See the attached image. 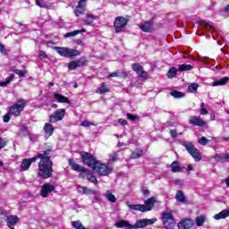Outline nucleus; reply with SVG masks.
<instances>
[{"label":"nucleus","instance_id":"f257e3e1","mask_svg":"<svg viewBox=\"0 0 229 229\" xmlns=\"http://www.w3.org/2000/svg\"><path fill=\"white\" fill-rule=\"evenodd\" d=\"M51 153H53V150L47 148L43 152L38 153L37 157L27 158L30 160V165L33 164V162H37V158L40 159L38 163V176L43 178V180H47V178H51V176H53V161L51 160Z\"/></svg>","mask_w":229,"mask_h":229},{"label":"nucleus","instance_id":"f03ea898","mask_svg":"<svg viewBox=\"0 0 229 229\" xmlns=\"http://www.w3.org/2000/svg\"><path fill=\"white\" fill-rule=\"evenodd\" d=\"M54 49L60 56L64 58H72V56H80L81 55L80 51L69 47H55Z\"/></svg>","mask_w":229,"mask_h":229},{"label":"nucleus","instance_id":"7ed1b4c3","mask_svg":"<svg viewBox=\"0 0 229 229\" xmlns=\"http://www.w3.org/2000/svg\"><path fill=\"white\" fill-rule=\"evenodd\" d=\"M26 103L27 101L24 99L18 100L17 103H15L9 108V113L11 114V115H13L14 117H19L22 110H24Z\"/></svg>","mask_w":229,"mask_h":229},{"label":"nucleus","instance_id":"20e7f679","mask_svg":"<svg viewBox=\"0 0 229 229\" xmlns=\"http://www.w3.org/2000/svg\"><path fill=\"white\" fill-rule=\"evenodd\" d=\"M93 170H95L98 174H100V176H108V174H110V173H112L113 168H112V166H109L108 165H105L103 163L98 162L94 165Z\"/></svg>","mask_w":229,"mask_h":229},{"label":"nucleus","instance_id":"39448f33","mask_svg":"<svg viewBox=\"0 0 229 229\" xmlns=\"http://www.w3.org/2000/svg\"><path fill=\"white\" fill-rule=\"evenodd\" d=\"M183 146L186 148V151H188V153L192 156V158L195 160V162H199L201 160V154L199 153V150L195 148L192 143L186 142L183 144Z\"/></svg>","mask_w":229,"mask_h":229},{"label":"nucleus","instance_id":"423d86ee","mask_svg":"<svg viewBox=\"0 0 229 229\" xmlns=\"http://www.w3.org/2000/svg\"><path fill=\"white\" fill-rule=\"evenodd\" d=\"M128 24V20L123 16H118L115 18L114 21V31L115 33H121L124 28H126Z\"/></svg>","mask_w":229,"mask_h":229},{"label":"nucleus","instance_id":"0eeeda50","mask_svg":"<svg viewBox=\"0 0 229 229\" xmlns=\"http://www.w3.org/2000/svg\"><path fill=\"white\" fill-rule=\"evenodd\" d=\"M81 157L82 158V162H84V164H86L88 167H91V169H94V166L96 165V164H98L96 157H94L89 152H81Z\"/></svg>","mask_w":229,"mask_h":229},{"label":"nucleus","instance_id":"6e6552de","mask_svg":"<svg viewBox=\"0 0 229 229\" xmlns=\"http://www.w3.org/2000/svg\"><path fill=\"white\" fill-rule=\"evenodd\" d=\"M162 219L164 225L166 229H173L174 226V217H173V213L171 212H163Z\"/></svg>","mask_w":229,"mask_h":229},{"label":"nucleus","instance_id":"1a4fd4ad","mask_svg":"<svg viewBox=\"0 0 229 229\" xmlns=\"http://www.w3.org/2000/svg\"><path fill=\"white\" fill-rule=\"evenodd\" d=\"M64 117H65V109H57L49 115V123H58L59 121H63Z\"/></svg>","mask_w":229,"mask_h":229},{"label":"nucleus","instance_id":"9d476101","mask_svg":"<svg viewBox=\"0 0 229 229\" xmlns=\"http://www.w3.org/2000/svg\"><path fill=\"white\" fill-rule=\"evenodd\" d=\"M154 223H157V218L140 219V220L136 221V223L133 225V228H146V226L154 225Z\"/></svg>","mask_w":229,"mask_h":229},{"label":"nucleus","instance_id":"9b49d317","mask_svg":"<svg viewBox=\"0 0 229 229\" xmlns=\"http://www.w3.org/2000/svg\"><path fill=\"white\" fill-rule=\"evenodd\" d=\"M131 69L138 74L140 78L146 80L148 78V72L144 71V67L139 64H132Z\"/></svg>","mask_w":229,"mask_h":229},{"label":"nucleus","instance_id":"f8f14e48","mask_svg":"<svg viewBox=\"0 0 229 229\" xmlns=\"http://www.w3.org/2000/svg\"><path fill=\"white\" fill-rule=\"evenodd\" d=\"M139 26L141 31H143L144 33H153V31H155V25L151 21H144Z\"/></svg>","mask_w":229,"mask_h":229},{"label":"nucleus","instance_id":"ddd939ff","mask_svg":"<svg viewBox=\"0 0 229 229\" xmlns=\"http://www.w3.org/2000/svg\"><path fill=\"white\" fill-rule=\"evenodd\" d=\"M55 191V185L46 183L41 187L40 194L42 198H47L48 194H51Z\"/></svg>","mask_w":229,"mask_h":229},{"label":"nucleus","instance_id":"4468645a","mask_svg":"<svg viewBox=\"0 0 229 229\" xmlns=\"http://www.w3.org/2000/svg\"><path fill=\"white\" fill-rule=\"evenodd\" d=\"M177 226L179 229H190L194 226V220L191 218L182 219L178 223Z\"/></svg>","mask_w":229,"mask_h":229},{"label":"nucleus","instance_id":"2eb2a0df","mask_svg":"<svg viewBox=\"0 0 229 229\" xmlns=\"http://www.w3.org/2000/svg\"><path fill=\"white\" fill-rule=\"evenodd\" d=\"M145 204V212H149V210L153 209V207H155V203H157V199L155 197H151L144 201Z\"/></svg>","mask_w":229,"mask_h":229},{"label":"nucleus","instance_id":"dca6fc26","mask_svg":"<svg viewBox=\"0 0 229 229\" xmlns=\"http://www.w3.org/2000/svg\"><path fill=\"white\" fill-rule=\"evenodd\" d=\"M54 98L55 99V101H57V103H66V105H71V100L69 99V98L62 94L54 93Z\"/></svg>","mask_w":229,"mask_h":229},{"label":"nucleus","instance_id":"f3484780","mask_svg":"<svg viewBox=\"0 0 229 229\" xmlns=\"http://www.w3.org/2000/svg\"><path fill=\"white\" fill-rule=\"evenodd\" d=\"M126 206L130 210H136L138 212H146L144 205L142 204H131L130 202H126Z\"/></svg>","mask_w":229,"mask_h":229},{"label":"nucleus","instance_id":"a211bd4d","mask_svg":"<svg viewBox=\"0 0 229 229\" xmlns=\"http://www.w3.org/2000/svg\"><path fill=\"white\" fill-rule=\"evenodd\" d=\"M82 65H85V61H72L68 64V69H70V71H74V69H78V67H81Z\"/></svg>","mask_w":229,"mask_h":229},{"label":"nucleus","instance_id":"6ab92c4d","mask_svg":"<svg viewBox=\"0 0 229 229\" xmlns=\"http://www.w3.org/2000/svg\"><path fill=\"white\" fill-rule=\"evenodd\" d=\"M189 123L193 126H205V122L198 116H191Z\"/></svg>","mask_w":229,"mask_h":229},{"label":"nucleus","instance_id":"aec40b11","mask_svg":"<svg viewBox=\"0 0 229 229\" xmlns=\"http://www.w3.org/2000/svg\"><path fill=\"white\" fill-rule=\"evenodd\" d=\"M43 130L46 133V137H51V135L55 133V127L51 124V123H46Z\"/></svg>","mask_w":229,"mask_h":229},{"label":"nucleus","instance_id":"412c9836","mask_svg":"<svg viewBox=\"0 0 229 229\" xmlns=\"http://www.w3.org/2000/svg\"><path fill=\"white\" fill-rule=\"evenodd\" d=\"M6 223H7V226H9V228L15 229L13 226L14 225H17V223H19V217L17 216H7Z\"/></svg>","mask_w":229,"mask_h":229},{"label":"nucleus","instance_id":"4be33fe9","mask_svg":"<svg viewBox=\"0 0 229 229\" xmlns=\"http://www.w3.org/2000/svg\"><path fill=\"white\" fill-rule=\"evenodd\" d=\"M86 17H87V19L83 21V24L85 26H90V24H92V22H94V21H98L99 19L98 16H96L92 13H87Z\"/></svg>","mask_w":229,"mask_h":229},{"label":"nucleus","instance_id":"5701e85b","mask_svg":"<svg viewBox=\"0 0 229 229\" xmlns=\"http://www.w3.org/2000/svg\"><path fill=\"white\" fill-rule=\"evenodd\" d=\"M69 165H71L72 169L77 173H81V174L85 173V168L83 166L76 164V162L71 159L69 160Z\"/></svg>","mask_w":229,"mask_h":229},{"label":"nucleus","instance_id":"b1692460","mask_svg":"<svg viewBox=\"0 0 229 229\" xmlns=\"http://www.w3.org/2000/svg\"><path fill=\"white\" fill-rule=\"evenodd\" d=\"M114 226L116 228H128V229H133V225H130V222L126 220H120L114 224Z\"/></svg>","mask_w":229,"mask_h":229},{"label":"nucleus","instance_id":"393cba45","mask_svg":"<svg viewBox=\"0 0 229 229\" xmlns=\"http://www.w3.org/2000/svg\"><path fill=\"white\" fill-rule=\"evenodd\" d=\"M229 217V209H224L220 213L214 216V219L219 221V219H226Z\"/></svg>","mask_w":229,"mask_h":229},{"label":"nucleus","instance_id":"a878e982","mask_svg":"<svg viewBox=\"0 0 229 229\" xmlns=\"http://www.w3.org/2000/svg\"><path fill=\"white\" fill-rule=\"evenodd\" d=\"M175 199L179 201L180 203H187V199L185 198V195L183 194V191H178L175 194Z\"/></svg>","mask_w":229,"mask_h":229},{"label":"nucleus","instance_id":"bb28decb","mask_svg":"<svg viewBox=\"0 0 229 229\" xmlns=\"http://www.w3.org/2000/svg\"><path fill=\"white\" fill-rule=\"evenodd\" d=\"M105 198H106L107 200H109L111 203H115L117 201V198H115V195L112 193L110 191H106L104 194Z\"/></svg>","mask_w":229,"mask_h":229},{"label":"nucleus","instance_id":"cd10ccee","mask_svg":"<svg viewBox=\"0 0 229 229\" xmlns=\"http://www.w3.org/2000/svg\"><path fill=\"white\" fill-rule=\"evenodd\" d=\"M229 78L228 77H224L218 81H216L212 83V87H219V85H226L228 83Z\"/></svg>","mask_w":229,"mask_h":229},{"label":"nucleus","instance_id":"c85d7f7f","mask_svg":"<svg viewBox=\"0 0 229 229\" xmlns=\"http://www.w3.org/2000/svg\"><path fill=\"white\" fill-rule=\"evenodd\" d=\"M128 74L124 72H114L109 74V78H126Z\"/></svg>","mask_w":229,"mask_h":229},{"label":"nucleus","instance_id":"c756f323","mask_svg":"<svg viewBox=\"0 0 229 229\" xmlns=\"http://www.w3.org/2000/svg\"><path fill=\"white\" fill-rule=\"evenodd\" d=\"M200 26H204L206 28V31H209V33H212V30H214V23L208 22V21H200Z\"/></svg>","mask_w":229,"mask_h":229},{"label":"nucleus","instance_id":"7c9ffc66","mask_svg":"<svg viewBox=\"0 0 229 229\" xmlns=\"http://www.w3.org/2000/svg\"><path fill=\"white\" fill-rule=\"evenodd\" d=\"M205 221H207V216H199L195 218L197 226H203V225H205Z\"/></svg>","mask_w":229,"mask_h":229},{"label":"nucleus","instance_id":"2f4dec72","mask_svg":"<svg viewBox=\"0 0 229 229\" xmlns=\"http://www.w3.org/2000/svg\"><path fill=\"white\" fill-rule=\"evenodd\" d=\"M21 167L22 171H28V169L31 167V162L30 161V159H24L21 164Z\"/></svg>","mask_w":229,"mask_h":229},{"label":"nucleus","instance_id":"473e14b6","mask_svg":"<svg viewBox=\"0 0 229 229\" xmlns=\"http://www.w3.org/2000/svg\"><path fill=\"white\" fill-rule=\"evenodd\" d=\"M170 167H171L173 173H180V171H182V167H180L178 161H174L170 165Z\"/></svg>","mask_w":229,"mask_h":229},{"label":"nucleus","instance_id":"72a5a7b5","mask_svg":"<svg viewBox=\"0 0 229 229\" xmlns=\"http://www.w3.org/2000/svg\"><path fill=\"white\" fill-rule=\"evenodd\" d=\"M85 29L81 30H73L72 32H68L64 35V38H69V37H76V35H80V33H85Z\"/></svg>","mask_w":229,"mask_h":229},{"label":"nucleus","instance_id":"f704fd0d","mask_svg":"<svg viewBox=\"0 0 229 229\" xmlns=\"http://www.w3.org/2000/svg\"><path fill=\"white\" fill-rule=\"evenodd\" d=\"M13 78H15V74L12 73L9 77L5 79V81H0V87H6V85H10Z\"/></svg>","mask_w":229,"mask_h":229},{"label":"nucleus","instance_id":"c9c22d12","mask_svg":"<svg viewBox=\"0 0 229 229\" xmlns=\"http://www.w3.org/2000/svg\"><path fill=\"white\" fill-rule=\"evenodd\" d=\"M144 155V151L142 150H136L131 153V158L135 159V158H140Z\"/></svg>","mask_w":229,"mask_h":229},{"label":"nucleus","instance_id":"e433bc0d","mask_svg":"<svg viewBox=\"0 0 229 229\" xmlns=\"http://www.w3.org/2000/svg\"><path fill=\"white\" fill-rule=\"evenodd\" d=\"M198 84L196 83H192L191 85H190L188 87V90L189 92H191V94H196L198 92Z\"/></svg>","mask_w":229,"mask_h":229},{"label":"nucleus","instance_id":"4c0bfd02","mask_svg":"<svg viewBox=\"0 0 229 229\" xmlns=\"http://www.w3.org/2000/svg\"><path fill=\"white\" fill-rule=\"evenodd\" d=\"M194 67L192 64H181L179 67V71H192Z\"/></svg>","mask_w":229,"mask_h":229},{"label":"nucleus","instance_id":"58836bf2","mask_svg":"<svg viewBox=\"0 0 229 229\" xmlns=\"http://www.w3.org/2000/svg\"><path fill=\"white\" fill-rule=\"evenodd\" d=\"M72 225L75 229H85V227L83 226V224H81V221H72Z\"/></svg>","mask_w":229,"mask_h":229},{"label":"nucleus","instance_id":"ea45409f","mask_svg":"<svg viewBox=\"0 0 229 229\" xmlns=\"http://www.w3.org/2000/svg\"><path fill=\"white\" fill-rule=\"evenodd\" d=\"M178 71H180V70H176V68H174V67L171 68L167 72L168 78H174L176 76V73L178 72Z\"/></svg>","mask_w":229,"mask_h":229},{"label":"nucleus","instance_id":"a19ab883","mask_svg":"<svg viewBox=\"0 0 229 229\" xmlns=\"http://www.w3.org/2000/svg\"><path fill=\"white\" fill-rule=\"evenodd\" d=\"M170 96H173V98L178 99L180 98H183V93H182L181 91L173 90L170 92Z\"/></svg>","mask_w":229,"mask_h":229},{"label":"nucleus","instance_id":"79ce46f5","mask_svg":"<svg viewBox=\"0 0 229 229\" xmlns=\"http://www.w3.org/2000/svg\"><path fill=\"white\" fill-rule=\"evenodd\" d=\"M85 12V7H79L76 6L75 9V16L80 17V15H82V13Z\"/></svg>","mask_w":229,"mask_h":229},{"label":"nucleus","instance_id":"37998d69","mask_svg":"<svg viewBox=\"0 0 229 229\" xmlns=\"http://www.w3.org/2000/svg\"><path fill=\"white\" fill-rule=\"evenodd\" d=\"M36 4L39 6V8H47V4L44 0H37Z\"/></svg>","mask_w":229,"mask_h":229},{"label":"nucleus","instance_id":"c03bdc74","mask_svg":"<svg viewBox=\"0 0 229 229\" xmlns=\"http://www.w3.org/2000/svg\"><path fill=\"white\" fill-rule=\"evenodd\" d=\"M81 174H82L83 178H86V180H89V181L90 176H92V173L87 171V169H85V171L82 172Z\"/></svg>","mask_w":229,"mask_h":229},{"label":"nucleus","instance_id":"a18cd8bd","mask_svg":"<svg viewBox=\"0 0 229 229\" xmlns=\"http://www.w3.org/2000/svg\"><path fill=\"white\" fill-rule=\"evenodd\" d=\"M99 92L100 94H106V92H108V89H106V86L105 85V83L101 84L99 88Z\"/></svg>","mask_w":229,"mask_h":229},{"label":"nucleus","instance_id":"49530a36","mask_svg":"<svg viewBox=\"0 0 229 229\" xmlns=\"http://www.w3.org/2000/svg\"><path fill=\"white\" fill-rule=\"evenodd\" d=\"M109 157H111L109 159L111 162H115V161H117V157H119V156L117 155V152H113L109 155Z\"/></svg>","mask_w":229,"mask_h":229},{"label":"nucleus","instance_id":"de8ad7c7","mask_svg":"<svg viewBox=\"0 0 229 229\" xmlns=\"http://www.w3.org/2000/svg\"><path fill=\"white\" fill-rule=\"evenodd\" d=\"M15 74H18V76H26L28 72L26 70H16Z\"/></svg>","mask_w":229,"mask_h":229},{"label":"nucleus","instance_id":"09e8293b","mask_svg":"<svg viewBox=\"0 0 229 229\" xmlns=\"http://www.w3.org/2000/svg\"><path fill=\"white\" fill-rule=\"evenodd\" d=\"M208 143V140H207V138L202 137L201 139L199 140V144H200L201 146H207V144Z\"/></svg>","mask_w":229,"mask_h":229},{"label":"nucleus","instance_id":"8fccbe9b","mask_svg":"<svg viewBox=\"0 0 229 229\" xmlns=\"http://www.w3.org/2000/svg\"><path fill=\"white\" fill-rule=\"evenodd\" d=\"M81 126H83L84 128H89V126H94V123H90L88 120H85L81 123Z\"/></svg>","mask_w":229,"mask_h":229},{"label":"nucleus","instance_id":"3c124183","mask_svg":"<svg viewBox=\"0 0 229 229\" xmlns=\"http://www.w3.org/2000/svg\"><path fill=\"white\" fill-rule=\"evenodd\" d=\"M83 194H96V191L90 189V188H84V193Z\"/></svg>","mask_w":229,"mask_h":229},{"label":"nucleus","instance_id":"603ef678","mask_svg":"<svg viewBox=\"0 0 229 229\" xmlns=\"http://www.w3.org/2000/svg\"><path fill=\"white\" fill-rule=\"evenodd\" d=\"M85 4H87V0H80L77 6L79 8H85Z\"/></svg>","mask_w":229,"mask_h":229},{"label":"nucleus","instance_id":"864d4df0","mask_svg":"<svg viewBox=\"0 0 229 229\" xmlns=\"http://www.w3.org/2000/svg\"><path fill=\"white\" fill-rule=\"evenodd\" d=\"M0 53H2L3 55L8 54V52L6 51V48H4V45H3V43H0Z\"/></svg>","mask_w":229,"mask_h":229},{"label":"nucleus","instance_id":"5fc2aeb1","mask_svg":"<svg viewBox=\"0 0 229 229\" xmlns=\"http://www.w3.org/2000/svg\"><path fill=\"white\" fill-rule=\"evenodd\" d=\"M10 114H12L10 112L4 115V123H10Z\"/></svg>","mask_w":229,"mask_h":229},{"label":"nucleus","instance_id":"6e6d98bb","mask_svg":"<svg viewBox=\"0 0 229 229\" xmlns=\"http://www.w3.org/2000/svg\"><path fill=\"white\" fill-rule=\"evenodd\" d=\"M4 146H6V140L0 138V149H3V148H4Z\"/></svg>","mask_w":229,"mask_h":229},{"label":"nucleus","instance_id":"4d7b16f0","mask_svg":"<svg viewBox=\"0 0 229 229\" xmlns=\"http://www.w3.org/2000/svg\"><path fill=\"white\" fill-rule=\"evenodd\" d=\"M77 191H78V192H79L80 194H84V192H85V186H80V185H78V186H77Z\"/></svg>","mask_w":229,"mask_h":229},{"label":"nucleus","instance_id":"13d9d810","mask_svg":"<svg viewBox=\"0 0 229 229\" xmlns=\"http://www.w3.org/2000/svg\"><path fill=\"white\" fill-rule=\"evenodd\" d=\"M127 118L129 119V121H137V116L128 113L127 114Z\"/></svg>","mask_w":229,"mask_h":229},{"label":"nucleus","instance_id":"bf43d9fd","mask_svg":"<svg viewBox=\"0 0 229 229\" xmlns=\"http://www.w3.org/2000/svg\"><path fill=\"white\" fill-rule=\"evenodd\" d=\"M89 182H91V183H95L96 184V183H98V178H96V176L91 174Z\"/></svg>","mask_w":229,"mask_h":229},{"label":"nucleus","instance_id":"052dcab7","mask_svg":"<svg viewBox=\"0 0 229 229\" xmlns=\"http://www.w3.org/2000/svg\"><path fill=\"white\" fill-rule=\"evenodd\" d=\"M39 58L43 60L44 58H47V55L44 51L39 52Z\"/></svg>","mask_w":229,"mask_h":229},{"label":"nucleus","instance_id":"680f3d73","mask_svg":"<svg viewBox=\"0 0 229 229\" xmlns=\"http://www.w3.org/2000/svg\"><path fill=\"white\" fill-rule=\"evenodd\" d=\"M118 123H119V124H122L123 126H126V124H128V121H126L123 118L119 119Z\"/></svg>","mask_w":229,"mask_h":229},{"label":"nucleus","instance_id":"e2e57ef3","mask_svg":"<svg viewBox=\"0 0 229 229\" xmlns=\"http://www.w3.org/2000/svg\"><path fill=\"white\" fill-rule=\"evenodd\" d=\"M21 131L24 133V135H28V127L21 126Z\"/></svg>","mask_w":229,"mask_h":229},{"label":"nucleus","instance_id":"0e129e2a","mask_svg":"<svg viewBox=\"0 0 229 229\" xmlns=\"http://www.w3.org/2000/svg\"><path fill=\"white\" fill-rule=\"evenodd\" d=\"M170 134H171V137H173V139H176V137H177V132H176V131L171 130V131H170Z\"/></svg>","mask_w":229,"mask_h":229},{"label":"nucleus","instance_id":"69168bd1","mask_svg":"<svg viewBox=\"0 0 229 229\" xmlns=\"http://www.w3.org/2000/svg\"><path fill=\"white\" fill-rule=\"evenodd\" d=\"M200 114L201 115H207V114H208V110H207V108L202 107L200 110Z\"/></svg>","mask_w":229,"mask_h":229},{"label":"nucleus","instance_id":"338daca9","mask_svg":"<svg viewBox=\"0 0 229 229\" xmlns=\"http://www.w3.org/2000/svg\"><path fill=\"white\" fill-rule=\"evenodd\" d=\"M222 162H225V160H229V154H224V156L221 157Z\"/></svg>","mask_w":229,"mask_h":229},{"label":"nucleus","instance_id":"774afa93","mask_svg":"<svg viewBox=\"0 0 229 229\" xmlns=\"http://www.w3.org/2000/svg\"><path fill=\"white\" fill-rule=\"evenodd\" d=\"M76 44H77V46H81V47L85 46V43L83 41H81V39H77Z\"/></svg>","mask_w":229,"mask_h":229}]
</instances>
